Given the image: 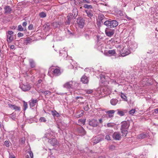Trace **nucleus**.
<instances>
[{
    "label": "nucleus",
    "mask_w": 158,
    "mask_h": 158,
    "mask_svg": "<svg viewBox=\"0 0 158 158\" xmlns=\"http://www.w3.org/2000/svg\"><path fill=\"white\" fill-rule=\"evenodd\" d=\"M41 81H42V80L41 79L39 80L38 81V83H40L41 82Z\"/></svg>",
    "instance_id": "338daca9"
},
{
    "label": "nucleus",
    "mask_w": 158,
    "mask_h": 158,
    "mask_svg": "<svg viewBox=\"0 0 158 158\" xmlns=\"http://www.w3.org/2000/svg\"><path fill=\"white\" fill-rule=\"evenodd\" d=\"M81 81L84 84H87L89 82V80L86 76H83L81 78Z\"/></svg>",
    "instance_id": "dca6fc26"
},
{
    "label": "nucleus",
    "mask_w": 158,
    "mask_h": 158,
    "mask_svg": "<svg viewBox=\"0 0 158 158\" xmlns=\"http://www.w3.org/2000/svg\"><path fill=\"white\" fill-rule=\"evenodd\" d=\"M99 122L100 123H102V119H100L99 120Z\"/></svg>",
    "instance_id": "e2e57ef3"
},
{
    "label": "nucleus",
    "mask_w": 158,
    "mask_h": 158,
    "mask_svg": "<svg viewBox=\"0 0 158 158\" xmlns=\"http://www.w3.org/2000/svg\"><path fill=\"white\" fill-rule=\"evenodd\" d=\"M89 107L88 106V105L87 104L85 106L84 109L85 111H88L89 110Z\"/></svg>",
    "instance_id": "8fccbe9b"
},
{
    "label": "nucleus",
    "mask_w": 158,
    "mask_h": 158,
    "mask_svg": "<svg viewBox=\"0 0 158 158\" xmlns=\"http://www.w3.org/2000/svg\"><path fill=\"white\" fill-rule=\"evenodd\" d=\"M4 9L5 10L4 13L6 14H10L12 11V9L9 6H5Z\"/></svg>",
    "instance_id": "2eb2a0df"
},
{
    "label": "nucleus",
    "mask_w": 158,
    "mask_h": 158,
    "mask_svg": "<svg viewBox=\"0 0 158 158\" xmlns=\"http://www.w3.org/2000/svg\"><path fill=\"white\" fill-rule=\"evenodd\" d=\"M33 25H32L31 24H30L28 27V29L29 30H32L33 29Z\"/></svg>",
    "instance_id": "864d4df0"
},
{
    "label": "nucleus",
    "mask_w": 158,
    "mask_h": 158,
    "mask_svg": "<svg viewBox=\"0 0 158 158\" xmlns=\"http://www.w3.org/2000/svg\"><path fill=\"white\" fill-rule=\"evenodd\" d=\"M84 7L85 8H90L91 9L92 8V6L90 5H88L87 4H85L84 5Z\"/></svg>",
    "instance_id": "c9c22d12"
},
{
    "label": "nucleus",
    "mask_w": 158,
    "mask_h": 158,
    "mask_svg": "<svg viewBox=\"0 0 158 158\" xmlns=\"http://www.w3.org/2000/svg\"><path fill=\"white\" fill-rule=\"evenodd\" d=\"M23 26L24 27H25L27 25V23L26 22H24L23 23Z\"/></svg>",
    "instance_id": "6e6d98bb"
},
{
    "label": "nucleus",
    "mask_w": 158,
    "mask_h": 158,
    "mask_svg": "<svg viewBox=\"0 0 158 158\" xmlns=\"http://www.w3.org/2000/svg\"><path fill=\"white\" fill-rule=\"evenodd\" d=\"M115 146L113 145H111L109 146V148L110 149L113 150L115 149Z\"/></svg>",
    "instance_id": "3c124183"
},
{
    "label": "nucleus",
    "mask_w": 158,
    "mask_h": 158,
    "mask_svg": "<svg viewBox=\"0 0 158 158\" xmlns=\"http://www.w3.org/2000/svg\"><path fill=\"white\" fill-rule=\"evenodd\" d=\"M77 130L78 132L82 135H84L86 134V132L85 130L82 127H80L77 128Z\"/></svg>",
    "instance_id": "ddd939ff"
},
{
    "label": "nucleus",
    "mask_w": 158,
    "mask_h": 158,
    "mask_svg": "<svg viewBox=\"0 0 158 158\" xmlns=\"http://www.w3.org/2000/svg\"><path fill=\"white\" fill-rule=\"evenodd\" d=\"M52 115L54 116H56L57 117H58L59 116V114L55 110L54 111H52Z\"/></svg>",
    "instance_id": "c756f323"
},
{
    "label": "nucleus",
    "mask_w": 158,
    "mask_h": 158,
    "mask_svg": "<svg viewBox=\"0 0 158 158\" xmlns=\"http://www.w3.org/2000/svg\"><path fill=\"white\" fill-rule=\"evenodd\" d=\"M70 22H71V21H70L68 19L67 20H66L65 21V23L66 25H67V24L69 25V24H70Z\"/></svg>",
    "instance_id": "5fc2aeb1"
},
{
    "label": "nucleus",
    "mask_w": 158,
    "mask_h": 158,
    "mask_svg": "<svg viewBox=\"0 0 158 158\" xmlns=\"http://www.w3.org/2000/svg\"><path fill=\"white\" fill-rule=\"evenodd\" d=\"M130 124L129 121H123L121 123V130H127L129 127Z\"/></svg>",
    "instance_id": "0eeeda50"
},
{
    "label": "nucleus",
    "mask_w": 158,
    "mask_h": 158,
    "mask_svg": "<svg viewBox=\"0 0 158 158\" xmlns=\"http://www.w3.org/2000/svg\"><path fill=\"white\" fill-rule=\"evenodd\" d=\"M37 99H31V101L29 102V105L30 107H33L36 105V104L37 103Z\"/></svg>",
    "instance_id": "f3484780"
},
{
    "label": "nucleus",
    "mask_w": 158,
    "mask_h": 158,
    "mask_svg": "<svg viewBox=\"0 0 158 158\" xmlns=\"http://www.w3.org/2000/svg\"><path fill=\"white\" fill-rule=\"evenodd\" d=\"M14 32L12 31H8L6 32L7 41L8 43L11 42L13 40Z\"/></svg>",
    "instance_id": "7ed1b4c3"
},
{
    "label": "nucleus",
    "mask_w": 158,
    "mask_h": 158,
    "mask_svg": "<svg viewBox=\"0 0 158 158\" xmlns=\"http://www.w3.org/2000/svg\"><path fill=\"white\" fill-rule=\"evenodd\" d=\"M4 144L7 147H9V143L8 141H5L4 142Z\"/></svg>",
    "instance_id": "c03bdc74"
},
{
    "label": "nucleus",
    "mask_w": 158,
    "mask_h": 158,
    "mask_svg": "<svg viewBox=\"0 0 158 158\" xmlns=\"http://www.w3.org/2000/svg\"><path fill=\"white\" fill-rule=\"evenodd\" d=\"M29 62L30 64V67L31 68H34L35 66V61L33 59H29Z\"/></svg>",
    "instance_id": "6ab92c4d"
},
{
    "label": "nucleus",
    "mask_w": 158,
    "mask_h": 158,
    "mask_svg": "<svg viewBox=\"0 0 158 158\" xmlns=\"http://www.w3.org/2000/svg\"><path fill=\"white\" fill-rule=\"evenodd\" d=\"M73 18H75V17L73 16V14L71 13H69L67 17L68 19L70 21H71Z\"/></svg>",
    "instance_id": "393cba45"
},
{
    "label": "nucleus",
    "mask_w": 158,
    "mask_h": 158,
    "mask_svg": "<svg viewBox=\"0 0 158 158\" xmlns=\"http://www.w3.org/2000/svg\"><path fill=\"white\" fill-rule=\"evenodd\" d=\"M73 85H72V89H79L78 88L79 86V84L75 82H73Z\"/></svg>",
    "instance_id": "aec40b11"
},
{
    "label": "nucleus",
    "mask_w": 158,
    "mask_h": 158,
    "mask_svg": "<svg viewBox=\"0 0 158 158\" xmlns=\"http://www.w3.org/2000/svg\"><path fill=\"white\" fill-rule=\"evenodd\" d=\"M115 32V30L109 28H106L105 31L106 35L110 37L114 34Z\"/></svg>",
    "instance_id": "20e7f679"
},
{
    "label": "nucleus",
    "mask_w": 158,
    "mask_h": 158,
    "mask_svg": "<svg viewBox=\"0 0 158 158\" xmlns=\"http://www.w3.org/2000/svg\"><path fill=\"white\" fill-rule=\"evenodd\" d=\"M126 18L127 19H128L129 20H130L131 19V18H130V17H128L127 16H126Z\"/></svg>",
    "instance_id": "69168bd1"
},
{
    "label": "nucleus",
    "mask_w": 158,
    "mask_h": 158,
    "mask_svg": "<svg viewBox=\"0 0 158 158\" xmlns=\"http://www.w3.org/2000/svg\"><path fill=\"white\" fill-rule=\"evenodd\" d=\"M109 117H111L113 116V115L111 114H108Z\"/></svg>",
    "instance_id": "0e129e2a"
},
{
    "label": "nucleus",
    "mask_w": 158,
    "mask_h": 158,
    "mask_svg": "<svg viewBox=\"0 0 158 158\" xmlns=\"http://www.w3.org/2000/svg\"><path fill=\"white\" fill-rule=\"evenodd\" d=\"M121 135L118 132H114L113 135L112 137L114 139L120 140L121 138Z\"/></svg>",
    "instance_id": "1a4fd4ad"
},
{
    "label": "nucleus",
    "mask_w": 158,
    "mask_h": 158,
    "mask_svg": "<svg viewBox=\"0 0 158 158\" xmlns=\"http://www.w3.org/2000/svg\"><path fill=\"white\" fill-rule=\"evenodd\" d=\"M51 92L48 90H46L44 92L43 94L45 95H49L51 94Z\"/></svg>",
    "instance_id": "72a5a7b5"
},
{
    "label": "nucleus",
    "mask_w": 158,
    "mask_h": 158,
    "mask_svg": "<svg viewBox=\"0 0 158 158\" xmlns=\"http://www.w3.org/2000/svg\"><path fill=\"white\" fill-rule=\"evenodd\" d=\"M79 98H81V99H82L83 98V97H77L76 98V99H77Z\"/></svg>",
    "instance_id": "052dcab7"
},
{
    "label": "nucleus",
    "mask_w": 158,
    "mask_h": 158,
    "mask_svg": "<svg viewBox=\"0 0 158 158\" xmlns=\"http://www.w3.org/2000/svg\"><path fill=\"white\" fill-rule=\"evenodd\" d=\"M49 141L52 145H55L57 144V140L55 138L50 139Z\"/></svg>",
    "instance_id": "5701e85b"
},
{
    "label": "nucleus",
    "mask_w": 158,
    "mask_h": 158,
    "mask_svg": "<svg viewBox=\"0 0 158 158\" xmlns=\"http://www.w3.org/2000/svg\"><path fill=\"white\" fill-rule=\"evenodd\" d=\"M32 39L28 37L25 40L24 44L26 45L30 44L31 42Z\"/></svg>",
    "instance_id": "a878e982"
},
{
    "label": "nucleus",
    "mask_w": 158,
    "mask_h": 158,
    "mask_svg": "<svg viewBox=\"0 0 158 158\" xmlns=\"http://www.w3.org/2000/svg\"><path fill=\"white\" fill-rule=\"evenodd\" d=\"M85 122V120L84 119H79L78 121V123L81 124H84Z\"/></svg>",
    "instance_id": "e433bc0d"
},
{
    "label": "nucleus",
    "mask_w": 158,
    "mask_h": 158,
    "mask_svg": "<svg viewBox=\"0 0 158 158\" xmlns=\"http://www.w3.org/2000/svg\"><path fill=\"white\" fill-rule=\"evenodd\" d=\"M114 125V123H108L107 124V126L108 127H113Z\"/></svg>",
    "instance_id": "58836bf2"
},
{
    "label": "nucleus",
    "mask_w": 158,
    "mask_h": 158,
    "mask_svg": "<svg viewBox=\"0 0 158 158\" xmlns=\"http://www.w3.org/2000/svg\"><path fill=\"white\" fill-rule=\"evenodd\" d=\"M53 26L55 27H58L59 24H57V22H53L52 23Z\"/></svg>",
    "instance_id": "49530a36"
},
{
    "label": "nucleus",
    "mask_w": 158,
    "mask_h": 158,
    "mask_svg": "<svg viewBox=\"0 0 158 158\" xmlns=\"http://www.w3.org/2000/svg\"><path fill=\"white\" fill-rule=\"evenodd\" d=\"M114 113V110H110L107 112L108 114H113Z\"/></svg>",
    "instance_id": "de8ad7c7"
},
{
    "label": "nucleus",
    "mask_w": 158,
    "mask_h": 158,
    "mask_svg": "<svg viewBox=\"0 0 158 158\" xmlns=\"http://www.w3.org/2000/svg\"><path fill=\"white\" fill-rule=\"evenodd\" d=\"M104 24L107 27H110V28H112L117 26L118 23L116 20L110 19L105 21L104 23Z\"/></svg>",
    "instance_id": "f03ea898"
},
{
    "label": "nucleus",
    "mask_w": 158,
    "mask_h": 158,
    "mask_svg": "<svg viewBox=\"0 0 158 158\" xmlns=\"http://www.w3.org/2000/svg\"><path fill=\"white\" fill-rule=\"evenodd\" d=\"M121 98L124 99V100L127 101V98L126 96L124 94H123V93H122L121 95Z\"/></svg>",
    "instance_id": "37998d69"
},
{
    "label": "nucleus",
    "mask_w": 158,
    "mask_h": 158,
    "mask_svg": "<svg viewBox=\"0 0 158 158\" xmlns=\"http://www.w3.org/2000/svg\"><path fill=\"white\" fill-rule=\"evenodd\" d=\"M17 35L19 37H21L23 36V34L21 32H19L17 34Z\"/></svg>",
    "instance_id": "603ef678"
},
{
    "label": "nucleus",
    "mask_w": 158,
    "mask_h": 158,
    "mask_svg": "<svg viewBox=\"0 0 158 158\" xmlns=\"http://www.w3.org/2000/svg\"><path fill=\"white\" fill-rule=\"evenodd\" d=\"M121 132L123 134L122 136L123 137H126L128 133L127 130H121Z\"/></svg>",
    "instance_id": "bb28decb"
},
{
    "label": "nucleus",
    "mask_w": 158,
    "mask_h": 158,
    "mask_svg": "<svg viewBox=\"0 0 158 158\" xmlns=\"http://www.w3.org/2000/svg\"><path fill=\"white\" fill-rule=\"evenodd\" d=\"M130 51L128 49L124 48L121 54L122 56H125L130 53Z\"/></svg>",
    "instance_id": "9d476101"
},
{
    "label": "nucleus",
    "mask_w": 158,
    "mask_h": 158,
    "mask_svg": "<svg viewBox=\"0 0 158 158\" xmlns=\"http://www.w3.org/2000/svg\"><path fill=\"white\" fill-rule=\"evenodd\" d=\"M98 122L97 120L93 119L90 121L89 124L93 127H96L98 125Z\"/></svg>",
    "instance_id": "9b49d317"
},
{
    "label": "nucleus",
    "mask_w": 158,
    "mask_h": 158,
    "mask_svg": "<svg viewBox=\"0 0 158 158\" xmlns=\"http://www.w3.org/2000/svg\"><path fill=\"white\" fill-rule=\"evenodd\" d=\"M87 16L89 18H91L93 16V14L90 12L89 11H86Z\"/></svg>",
    "instance_id": "473e14b6"
},
{
    "label": "nucleus",
    "mask_w": 158,
    "mask_h": 158,
    "mask_svg": "<svg viewBox=\"0 0 158 158\" xmlns=\"http://www.w3.org/2000/svg\"><path fill=\"white\" fill-rule=\"evenodd\" d=\"M104 17L103 15H101L98 17V21L99 22V23H103V18H104Z\"/></svg>",
    "instance_id": "cd10ccee"
},
{
    "label": "nucleus",
    "mask_w": 158,
    "mask_h": 158,
    "mask_svg": "<svg viewBox=\"0 0 158 158\" xmlns=\"http://www.w3.org/2000/svg\"><path fill=\"white\" fill-rule=\"evenodd\" d=\"M23 106L24 107V110H26V109L27 108V107H28L27 103L25 102H24Z\"/></svg>",
    "instance_id": "ea45409f"
},
{
    "label": "nucleus",
    "mask_w": 158,
    "mask_h": 158,
    "mask_svg": "<svg viewBox=\"0 0 158 158\" xmlns=\"http://www.w3.org/2000/svg\"><path fill=\"white\" fill-rule=\"evenodd\" d=\"M67 54V52L65 51L60 50V54L61 56H64Z\"/></svg>",
    "instance_id": "7c9ffc66"
},
{
    "label": "nucleus",
    "mask_w": 158,
    "mask_h": 158,
    "mask_svg": "<svg viewBox=\"0 0 158 158\" xmlns=\"http://www.w3.org/2000/svg\"><path fill=\"white\" fill-rule=\"evenodd\" d=\"M147 133H142L137 136V138L138 139H144L148 136Z\"/></svg>",
    "instance_id": "a211bd4d"
},
{
    "label": "nucleus",
    "mask_w": 158,
    "mask_h": 158,
    "mask_svg": "<svg viewBox=\"0 0 158 158\" xmlns=\"http://www.w3.org/2000/svg\"><path fill=\"white\" fill-rule=\"evenodd\" d=\"M86 92L87 94H90L93 92V90L92 89L87 90Z\"/></svg>",
    "instance_id": "09e8293b"
},
{
    "label": "nucleus",
    "mask_w": 158,
    "mask_h": 158,
    "mask_svg": "<svg viewBox=\"0 0 158 158\" xmlns=\"http://www.w3.org/2000/svg\"><path fill=\"white\" fill-rule=\"evenodd\" d=\"M77 23L79 27L82 28L83 27L85 24V20L81 18H78L77 19Z\"/></svg>",
    "instance_id": "423d86ee"
},
{
    "label": "nucleus",
    "mask_w": 158,
    "mask_h": 158,
    "mask_svg": "<svg viewBox=\"0 0 158 158\" xmlns=\"http://www.w3.org/2000/svg\"><path fill=\"white\" fill-rule=\"evenodd\" d=\"M39 16L41 18H44L46 16V15L45 13L42 12L39 14Z\"/></svg>",
    "instance_id": "f704fd0d"
},
{
    "label": "nucleus",
    "mask_w": 158,
    "mask_h": 158,
    "mask_svg": "<svg viewBox=\"0 0 158 158\" xmlns=\"http://www.w3.org/2000/svg\"><path fill=\"white\" fill-rule=\"evenodd\" d=\"M73 82L70 81L67 82L64 85V87L67 89H72Z\"/></svg>",
    "instance_id": "4468645a"
},
{
    "label": "nucleus",
    "mask_w": 158,
    "mask_h": 158,
    "mask_svg": "<svg viewBox=\"0 0 158 158\" xmlns=\"http://www.w3.org/2000/svg\"><path fill=\"white\" fill-rule=\"evenodd\" d=\"M154 110H155V112L156 113H158V108L155 109Z\"/></svg>",
    "instance_id": "bf43d9fd"
},
{
    "label": "nucleus",
    "mask_w": 158,
    "mask_h": 158,
    "mask_svg": "<svg viewBox=\"0 0 158 158\" xmlns=\"http://www.w3.org/2000/svg\"><path fill=\"white\" fill-rule=\"evenodd\" d=\"M104 137L102 136L95 137L92 139V142L93 145H95L102 141Z\"/></svg>",
    "instance_id": "39448f33"
},
{
    "label": "nucleus",
    "mask_w": 158,
    "mask_h": 158,
    "mask_svg": "<svg viewBox=\"0 0 158 158\" xmlns=\"http://www.w3.org/2000/svg\"><path fill=\"white\" fill-rule=\"evenodd\" d=\"M8 107L11 109L15 110H16L20 111V108L15 105H12L10 104H8Z\"/></svg>",
    "instance_id": "f8f14e48"
},
{
    "label": "nucleus",
    "mask_w": 158,
    "mask_h": 158,
    "mask_svg": "<svg viewBox=\"0 0 158 158\" xmlns=\"http://www.w3.org/2000/svg\"><path fill=\"white\" fill-rule=\"evenodd\" d=\"M15 48V46L14 45H12L10 46V48L11 49H13Z\"/></svg>",
    "instance_id": "680f3d73"
},
{
    "label": "nucleus",
    "mask_w": 158,
    "mask_h": 158,
    "mask_svg": "<svg viewBox=\"0 0 158 158\" xmlns=\"http://www.w3.org/2000/svg\"><path fill=\"white\" fill-rule=\"evenodd\" d=\"M108 53L109 54L113 55L116 53L115 50L113 49L109 50L108 51Z\"/></svg>",
    "instance_id": "c85d7f7f"
},
{
    "label": "nucleus",
    "mask_w": 158,
    "mask_h": 158,
    "mask_svg": "<svg viewBox=\"0 0 158 158\" xmlns=\"http://www.w3.org/2000/svg\"><path fill=\"white\" fill-rule=\"evenodd\" d=\"M18 30L19 31H22L23 30V28L21 25L18 26Z\"/></svg>",
    "instance_id": "79ce46f5"
},
{
    "label": "nucleus",
    "mask_w": 158,
    "mask_h": 158,
    "mask_svg": "<svg viewBox=\"0 0 158 158\" xmlns=\"http://www.w3.org/2000/svg\"><path fill=\"white\" fill-rule=\"evenodd\" d=\"M118 101L116 99L113 98L110 100L111 104L113 106L115 105L118 103Z\"/></svg>",
    "instance_id": "4be33fe9"
},
{
    "label": "nucleus",
    "mask_w": 158,
    "mask_h": 158,
    "mask_svg": "<svg viewBox=\"0 0 158 158\" xmlns=\"http://www.w3.org/2000/svg\"><path fill=\"white\" fill-rule=\"evenodd\" d=\"M135 109H132L129 111V113L132 115H133L135 113Z\"/></svg>",
    "instance_id": "a19ab883"
},
{
    "label": "nucleus",
    "mask_w": 158,
    "mask_h": 158,
    "mask_svg": "<svg viewBox=\"0 0 158 158\" xmlns=\"http://www.w3.org/2000/svg\"><path fill=\"white\" fill-rule=\"evenodd\" d=\"M83 1L84 2L87 3H90V1L88 0H84Z\"/></svg>",
    "instance_id": "13d9d810"
},
{
    "label": "nucleus",
    "mask_w": 158,
    "mask_h": 158,
    "mask_svg": "<svg viewBox=\"0 0 158 158\" xmlns=\"http://www.w3.org/2000/svg\"><path fill=\"white\" fill-rule=\"evenodd\" d=\"M31 86L27 84H23L20 85L21 89L24 91H27L29 90L31 88Z\"/></svg>",
    "instance_id": "6e6552de"
},
{
    "label": "nucleus",
    "mask_w": 158,
    "mask_h": 158,
    "mask_svg": "<svg viewBox=\"0 0 158 158\" xmlns=\"http://www.w3.org/2000/svg\"><path fill=\"white\" fill-rule=\"evenodd\" d=\"M29 155H27L26 158H33V155L32 152L31 151H29L28 152Z\"/></svg>",
    "instance_id": "b1692460"
},
{
    "label": "nucleus",
    "mask_w": 158,
    "mask_h": 158,
    "mask_svg": "<svg viewBox=\"0 0 158 158\" xmlns=\"http://www.w3.org/2000/svg\"><path fill=\"white\" fill-rule=\"evenodd\" d=\"M52 73L54 76H57L61 74L60 68L58 66H52L49 69L48 74Z\"/></svg>",
    "instance_id": "f257e3e1"
},
{
    "label": "nucleus",
    "mask_w": 158,
    "mask_h": 158,
    "mask_svg": "<svg viewBox=\"0 0 158 158\" xmlns=\"http://www.w3.org/2000/svg\"><path fill=\"white\" fill-rule=\"evenodd\" d=\"M10 158H15V156H10Z\"/></svg>",
    "instance_id": "774afa93"
},
{
    "label": "nucleus",
    "mask_w": 158,
    "mask_h": 158,
    "mask_svg": "<svg viewBox=\"0 0 158 158\" xmlns=\"http://www.w3.org/2000/svg\"><path fill=\"white\" fill-rule=\"evenodd\" d=\"M71 14H73V16L76 18L78 14L77 9L75 7L72 10V13Z\"/></svg>",
    "instance_id": "412c9836"
},
{
    "label": "nucleus",
    "mask_w": 158,
    "mask_h": 158,
    "mask_svg": "<svg viewBox=\"0 0 158 158\" xmlns=\"http://www.w3.org/2000/svg\"><path fill=\"white\" fill-rule=\"evenodd\" d=\"M38 92L39 93H43V94L44 93V91H43V90H42V89H40V90H39L38 91Z\"/></svg>",
    "instance_id": "4d7b16f0"
},
{
    "label": "nucleus",
    "mask_w": 158,
    "mask_h": 158,
    "mask_svg": "<svg viewBox=\"0 0 158 158\" xmlns=\"http://www.w3.org/2000/svg\"><path fill=\"white\" fill-rule=\"evenodd\" d=\"M117 114L120 116H123L124 115V113L123 111L118 110Z\"/></svg>",
    "instance_id": "2f4dec72"
},
{
    "label": "nucleus",
    "mask_w": 158,
    "mask_h": 158,
    "mask_svg": "<svg viewBox=\"0 0 158 158\" xmlns=\"http://www.w3.org/2000/svg\"><path fill=\"white\" fill-rule=\"evenodd\" d=\"M105 139L107 140H110L111 139L110 136L109 135H106L105 137Z\"/></svg>",
    "instance_id": "a18cd8bd"
},
{
    "label": "nucleus",
    "mask_w": 158,
    "mask_h": 158,
    "mask_svg": "<svg viewBox=\"0 0 158 158\" xmlns=\"http://www.w3.org/2000/svg\"><path fill=\"white\" fill-rule=\"evenodd\" d=\"M39 121L41 122H45L46 120L44 117H41L39 119Z\"/></svg>",
    "instance_id": "4c0bfd02"
}]
</instances>
